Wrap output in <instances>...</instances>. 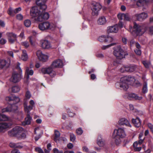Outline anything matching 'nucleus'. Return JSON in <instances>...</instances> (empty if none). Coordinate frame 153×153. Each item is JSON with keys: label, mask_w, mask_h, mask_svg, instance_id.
<instances>
[{"label": "nucleus", "mask_w": 153, "mask_h": 153, "mask_svg": "<svg viewBox=\"0 0 153 153\" xmlns=\"http://www.w3.org/2000/svg\"><path fill=\"white\" fill-rule=\"evenodd\" d=\"M54 153H63L62 151H59L56 148H55L53 149Z\"/></svg>", "instance_id": "nucleus-63"}, {"label": "nucleus", "mask_w": 153, "mask_h": 153, "mask_svg": "<svg viewBox=\"0 0 153 153\" xmlns=\"http://www.w3.org/2000/svg\"><path fill=\"white\" fill-rule=\"evenodd\" d=\"M47 0H37L36 3L41 10H45L47 8L45 3Z\"/></svg>", "instance_id": "nucleus-14"}, {"label": "nucleus", "mask_w": 153, "mask_h": 153, "mask_svg": "<svg viewBox=\"0 0 153 153\" xmlns=\"http://www.w3.org/2000/svg\"><path fill=\"white\" fill-rule=\"evenodd\" d=\"M1 124L2 131L9 128L10 126V124L6 122L1 123Z\"/></svg>", "instance_id": "nucleus-25"}, {"label": "nucleus", "mask_w": 153, "mask_h": 153, "mask_svg": "<svg viewBox=\"0 0 153 153\" xmlns=\"http://www.w3.org/2000/svg\"><path fill=\"white\" fill-rule=\"evenodd\" d=\"M107 39L108 40V42H112L114 40V39L112 37L109 36H107Z\"/></svg>", "instance_id": "nucleus-55"}, {"label": "nucleus", "mask_w": 153, "mask_h": 153, "mask_svg": "<svg viewBox=\"0 0 153 153\" xmlns=\"http://www.w3.org/2000/svg\"><path fill=\"white\" fill-rule=\"evenodd\" d=\"M16 17L17 19L21 20L23 19V16L21 14H19L16 15Z\"/></svg>", "instance_id": "nucleus-53"}, {"label": "nucleus", "mask_w": 153, "mask_h": 153, "mask_svg": "<svg viewBox=\"0 0 153 153\" xmlns=\"http://www.w3.org/2000/svg\"><path fill=\"white\" fill-rule=\"evenodd\" d=\"M17 107L14 104L10 105L7 108H3L2 110V112L3 113L9 112H15L17 109Z\"/></svg>", "instance_id": "nucleus-15"}, {"label": "nucleus", "mask_w": 153, "mask_h": 153, "mask_svg": "<svg viewBox=\"0 0 153 153\" xmlns=\"http://www.w3.org/2000/svg\"><path fill=\"white\" fill-rule=\"evenodd\" d=\"M126 136L125 131L123 128H118L114 130L113 136L117 145H118L121 142V139L124 138Z\"/></svg>", "instance_id": "nucleus-2"}, {"label": "nucleus", "mask_w": 153, "mask_h": 153, "mask_svg": "<svg viewBox=\"0 0 153 153\" xmlns=\"http://www.w3.org/2000/svg\"><path fill=\"white\" fill-rule=\"evenodd\" d=\"M82 150L85 152H89V149L86 146H84L82 148Z\"/></svg>", "instance_id": "nucleus-62"}, {"label": "nucleus", "mask_w": 153, "mask_h": 153, "mask_svg": "<svg viewBox=\"0 0 153 153\" xmlns=\"http://www.w3.org/2000/svg\"><path fill=\"white\" fill-rule=\"evenodd\" d=\"M16 143L13 142L10 143L9 144L11 148H16Z\"/></svg>", "instance_id": "nucleus-58"}, {"label": "nucleus", "mask_w": 153, "mask_h": 153, "mask_svg": "<svg viewBox=\"0 0 153 153\" xmlns=\"http://www.w3.org/2000/svg\"><path fill=\"white\" fill-rule=\"evenodd\" d=\"M130 19L129 17V15L128 13L125 14V16L124 17V20L129 21H130Z\"/></svg>", "instance_id": "nucleus-51"}, {"label": "nucleus", "mask_w": 153, "mask_h": 153, "mask_svg": "<svg viewBox=\"0 0 153 153\" xmlns=\"http://www.w3.org/2000/svg\"><path fill=\"white\" fill-rule=\"evenodd\" d=\"M97 143L100 146H103L104 145V142L103 141L101 135H99L98 136Z\"/></svg>", "instance_id": "nucleus-27"}, {"label": "nucleus", "mask_w": 153, "mask_h": 153, "mask_svg": "<svg viewBox=\"0 0 153 153\" xmlns=\"http://www.w3.org/2000/svg\"><path fill=\"white\" fill-rule=\"evenodd\" d=\"M7 101L10 102L13 101V103H16L20 101V99L18 97L13 96L11 97H6Z\"/></svg>", "instance_id": "nucleus-20"}, {"label": "nucleus", "mask_w": 153, "mask_h": 153, "mask_svg": "<svg viewBox=\"0 0 153 153\" xmlns=\"http://www.w3.org/2000/svg\"><path fill=\"white\" fill-rule=\"evenodd\" d=\"M114 54L118 59H121L125 57L126 53L121 48L120 45L114 47Z\"/></svg>", "instance_id": "nucleus-5"}, {"label": "nucleus", "mask_w": 153, "mask_h": 153, "mask_svg": "<svg viewBox=\"0 0 153 153\" xmlns=\"http://www.w3.org/2000/svg\"><path fill=\"white\" fill-rule=\"evenodd\" d=\"M149 33L150 34H153V25L149 28Z\"/></svg>", "instance_id": "nucleus-52"}, {"label": "nucleus", "mask_w": 153, "mask_h": 153, "mask_svg": "<svg viewBox=\"0 0 153 153\" xmlns=\"http://www.w3.org/2000/svg\"><path fill=\"white\" fill-rule=\"evenodd\" d=\"M33 107L31 105H27L24 109L25 112L28 114H30V111L33 109Z\"/></svg>", "instance_id": "nucleus-34"}, {"label": "nucleus", "mask_w": 153, "mask_h": 153, "mask_svg": "<svg viewBox=\"0 0 153 153\" xmlns=\"http://www.w3.org/2000/svg\"><path fill=\"white\" fill-rule=\"evenodd\" d=\"M31 94H30V91H27L26 93V94H25V99H29L30 98V97H31Z\"/></svg>", "instance_id": "nucleus-43"}, {"label": "nucleus", "mask_w": 153, "mask_h": 153, "mask_svg": "<svg viewBox=\"0 0 153 153\" xmlns=\"http://www.w3.org/2000/svg\"><path fill=\"white\" fill-rule=\"evenodd\" d=\"M20 64L19 62H17V65L16 67V68L19 70V72L20 73L22 72V70L21 68L20 67Z\"/></svg>", "instance_id": "nucleus-61"}, {"label": "nucleus", "mask_w": 153, "mask_h": 153, "mask_svg": "<svg viewBox=\"0 0 153 153\" xmlns=\"http://www.w3.org/2000/svg\"><path fill=\"white\" fill-rule=\"evenodd\" d=\"M137 68L136 66L134 65H130L126 66L123 67L120 69L121 72H123L125 70L128 72H132L134 71Z\"/></svg>", "instance_id": "nucleus-10"}, {"label": "nucleus", "mask_w": 153, "mask_h": 153, "mask_svg": "<svg viewBox=\"0 0 153 153\" xmlns=\"http://www.w3.org/2000/svg\"><path fill=\"white\" fill-rule=\"evenodd\" d=\"M134 150L136 152H139L142 149V147L139 145L136 142H134L133 144Z\"/></svg>", "instance_id": "nucleus-29"}, {"label": "nucleus", "mask_w": 153, "mask_h": 153, "mask_svg": "<svg viewBox=\"0 0 153 153\" xmlns=\"http://www.w3.org/2000/svg\"><path fill=\"white\" fill-rule=\"evenodd\" d=\"M21 44L22 45L24 46L25 48H28L29 46V42L27 41L23 42L21 43Z\"/></svg>", "instance_id": "nucleus-41"}, {"label": "nucleus", "mask_w": 153, "mask_h": 153, "mask_svg": "<svg viewBox=\"0 0 153 153\" xmlns=\"http://www.w3.org/2000/svg\"><path fill=\"white\" fill-rule=\"evenodd\" d=\"M147 83L146 82H145L144 84V85L143 87V92L144 93H147Z\"/></svg>", "instance_id": "nucleus-39"}, {"label": "nucleus", "mask_w": 153, "mask_h": 153, "mask_svg": "<svg viewBox=\"0 0 153 153\" xmlns=\"http://www.w3.org/2000/svg\"><path fill=\"white\" fill-rule=\"evenodd\" d=\"M20 74L16 72H14L10 80V81L12 82L16 83L19 82L20 80Z\"/></svg>", "instance_id": "nucleus-16"}, {"label": "nucleus", "mask_w": 153, "mask_h": 153, "mask_svg": "<svg viewBox=\"0 0 153 153\" xmlns=\"http://www.w3.org/2000/svg\"><path fill=\"white\" fill-rule=\"evenodd\" d=\"M24 24L25 27H29L31 24V21L29 19H26L24 21Z\"/></svg>", "instance_id": "nucleus-36"}, {"label": "nucleus", "mask_w": 153, "mask_h": 153, "mask_svg": "<svg viewBox=\"0 0 153 153\" xmlns=\"http://www.w3.org/2000/svg\"><path fill=\"white\" fill-rule=\"evenodd\" d=\"M42 47L45 49H49L51 46L50 42L47 40H42L41 42Z\"/></svg>", "instance_id": "nucleus-19"}, {"label": "nucleus", "mask_w": 153, "mask_h": 153, "mask_svg": "<svg viewBox=\"0 0 153 153\" xmlns=\"http://www.w3.org/2000/svg\"><path fill=\"white\" fill-rule=\"evenodd\" d=\"M67 146L69 149H71L73 148V145L72 143H70L68 144Z\"/></svg>", "instance_id": "nucleus-64"}, {"label": "nucleus", "mask_w": 153, "mask_h": 153, "mask_svg": "<svg viewBox=\"0 0 153 153\" xmlns=\"http://www.w3.org/2000/svg\"><path fill=\"white\" fill-rule=\"evenodd\" d=\"M14 10V12L15 13V14H16L18 12H19V11H20L21 10V8L20 7H18Z\"/></svg>", "instance_id": "nucleus-59"}, {"label": "nucleus", "mask_w": 153, "mask_h": 153, "mask_svg": "<svg viewBox=\"0 0 153 153\" xmlns=\"http://www.w3.org/2000/svg\"><path fill=\"white\" fill-rule=\"evenodd\" d=\"M134 30L132 34L133 35L137 36H141L144 33L145 31L143 29V26L137 24L136 23H134L133 26Z\"/></svg>", "instance_id": "nucleus-6"}, {"label": "nucleus", "mask_w": 153, "mask_h": 153, "mask_svg": "<svg viewBox=\"0 0 153 153\" xmlns=\"http://www.w3.org/2000/svg\"><path fill=\"white\" fill-rule=\"evenodd\" d=\"M24 145L22 143H16V148L21 149L22 148L24 147Z\"/></svg>", "instance_id": "nucleus-47"}, {"label": "nucleus", "mask_w": 153, "mask_h": 153, "mask_svg": "<svg viewBox=\"0 0 153 153\" xmlns=\"http://www.w3.org/2000/svg\"><path fill=\"white\" fill-rule=\"evenodd\" d=\"M35 150L39 153H44L43 150L40 148L39 147L36 148Z\"/></svg>", "instance_id": "nucleus-49"}, {"label": "nucleus", "mask_w": 153, "mask_h": 153, "mask_svg": "<svg viewBox=\"0 0 153 153\" xmlns=\"http://www.w3.org/2000/svg\"><path fill=\"white\" fill-rule=\"evenodd\" d=\"M118 123L120 125H125L129 127H131V125L130 123L125 118H123L120 119L118 121Z\"/></svg>", "instance_id": "nucleus-22"}, {"label": "nucleus", "mask_w": 153, "mask_h": 153, "mask_svg": "<svg viewBox=\"0 0 153 153\" xmlns=\"http://www.w3.org/2000/svg\"><path fill=\"white\" fill-rule=\"evenodd\" d=\"M31 120L32 118L30 116V114H27V117L25 118V121L22 123V124L24 126L29 125L30 123Z\"/></svg>", "instance_id": "nucleus-24"}, {"label": "nucleus", "mask_w": 153, "mask_h": 153, "mask_svg": "<svg viewBox=\"0 0 153 153\" xmlns=\"http://www.w3.org/2000/svg\"><path fill=\"white\" fill-rule=\"evenodd\" d=\"M147 125L149 128L150 129L152 132L153 133V125L151 123H148Z\"/></svg>", "instance_id": "nucleus-56"}, {"label": "nucleus", "mask_w": 153, "mask_h": 153, "mask_svg": "<svg viewBox=\"0 0 153 153\" xmlns=\"http://www.w3.org/2000/svg\"><path fill=\"white\" fill-rule=\"evenodd\" d=\"M145 139V137H143V139H139V140L138 141H136L135 142H136L137 144L139 145H141L143 142L144 140Z\"/></svg>", "instance_id": "nucleus-54"}, {"label": "nucleus", "mask_w": 153, "mask_h": 153, "mask_svg": "<svg viewBox=\"0 0 153 153\" xmlns=\"http://www.w3.org/2000/svg\"><path fill=\"white\" fill-rule=\"evenodd\" d=\"M7 64V61L3 59L0 60V70L2 69Z\"/></svg>", "instance_id": "nucleus-33"}, {"label": "nucleus", "mask_w": 153, "mask_h": 153, "mask_svg": "<svg viewBox=\"0 0 153 153\" xmlns=\"http://www.w3.org/2000/svg\"><path fill=\"white\" fill-rule=\"evenodd\" d=\"M98 40L100 42H107L108 40L107 39V36H102L98 38Z\"/></svg>", "instance_id": "nucleus-31"}, {"label": "nucleus", "mask_w": 153, "mask_h": 153, "mask_svg": "<svg viewBox=\"0 0 153 153\" xmlns=\"http://www.w3.org/2000/svg\"><path fill=\"white\" fill-rule=\"evenodd\" d=\"M119 28L117 25L109 27L107 28V32L109 33H117L118 31Z\"/></svg>", "instance_id": "nucleus-18"}, {"label": "nucleus", "mask_w": 153, "mask_h": 153, "mask_svg": "<svg viewBox=\"0 0 153 153\" xmlns=\"http://www.w3.org/2000/svg\"><path fill=\"white\" fill-rule=\"evenodd\" d=\"M20 90V88L17 86L13 87L12 88V91L13 92L16 93L19 92Z\"/></svg>", "instance_id": "nucleus-38"}, {"label": "nucleus", "mask_w": 153, "mask_h": 153, "mask_svg": "<svg viewBox=\"0 0 153 153\" xmlns=\"http://www.w3.org/2000/svg\"><path fill=\"white\" fill-rule=\"evenodd\" d=\"M76 132L78 135H81L83 131L82 128H79L76 129Z\"/></svg>", "instance_id": "nucleus-46"}, {"label": "nucleus", "mask_w": 153, "mask_h": 153, "mask_svg": "<svg viewBox=\"0 0 153 153\" xmlns=\"http://www.w3.org/2000/svg\"><path fill=\"white\" fill-rule=\"evenodd\" d=\"M7 53L9 56H11L12 58L13 57V51H7Z\"/></svg>", "instance_id": "nucleus-60"}, {"label": "nucleus", "mask_w": 153, "mask_h": 153, "mask_svg": "<svg viewBox=\"0 0 153 153\" xmlns=\"http://www.w3.org/2000/svg\"><path fill=\"white\" fill-rule=\"evenodd\" d=\"M1 121H6L8 120V118L6 115L1 114Z\"/></svg>", "instance_id": "nucleus-42"}, {"label": "nucleus", "mask_w": 153, "mask_h": 153, "mask_svg": "<svg viewBox=\"0 0 153 153\" xmlns=\"http://www.w3.org/2000/svg\"><path fill=\"white\" fill-rule=\"evenodd\" d=\"M101 5L99 3L93 2L92 4L91 9L92 11V14L93 16H97L98 11L102 8Z\"/></svg>", "instance_id": "nucleus-8"}, {"label": "nucleus", "mask_w": 153, "mask_h": 153, "mask_svg": "<svg viewBox=\"0 0 153 153\" xmlns=\"http://www.w3.org/2000/svg\"><path fill=\"white\" fill-rule=\"evenodd\" d=\"M125 13H120L118 14V18L121 20L124 19Z\"/></svg>", "instance_id": "nucleus-44"}, {"label": "nucleus", "mask_w": 153, "mask_h": 153, "mask_svg": "<svg viewBox=\"0 0 153 153\" xmlns=\"http://www.w3.org/2000/svg\"><path fill=\"white\" fill-rule=\"evenodd\" d=\"M115 44V43H111L110 44L107 45H104L102 47V48L103 50H105L106 49H107L109 48V47L111 46L114 45Z\"/></svg>", "instance_id": "nucleus-45"}, {"label": "nucleus", "mask_w": 153, "mask_h": 153, "mask_svg": "<svg viewBox=\"0 0 153 153\" xmlns=\"http://www.w3.org/2000/svg\"><path fill=\"white\" fill-rule=\"evenodd\" d=\"M8 135L10 136H16L18 138H22L25 137L24 133L23 128L21 127L17 126L10 131L8 132Z\"/></svg>", "instance_id": "nucleus-3"}, {"label": "nucleus", "mask_w": 153, "mask_h": 153, "mask_svg": "<svg viewBox=\"0 0 153 153\" xmlns=\"http://www.w3.org/2000/svg\"><path fill=\"white\" fill-rule=\"evenodd\" d=\"M153 0H139L137 2V5L139 6H145L147 5L150 1H152Z\"/></svg>", "instance_id": "nucleus-21"}, {"label": "nucleus", "mask_w": 153, "mask_h": 153, "mask_svg": "<svg viewBox=\"0 0 153 153\" xmlns=\"http://www.w3.org/2000/svg\"><path fill=\"white\" fill-rule=\"evenodd\" d=\"M36 55L39 60L43 62L47 61L49 58V56L47 55L42 53L40 50H38L37 51Z\"/></svg>", "instance_id": "nucleus-12"}, {"label": "nucleus", "mask_w": 153, "mask_h": 153, "mask_svg": "<svg viewBox=\"0 0 153 153\" xmlns=\"http://www.w3.org/2000/svg\"><path fill=\"white\" fill-rule=\"evenodd\" d=\"M70 140L71 141L74 142L76 139L75 135L73 134H71L70 135Z\"/></svg>", "instance_id": "nucleus-48"}, {"label": "nucleus", "mask_w": 153, "mask_h": 153, "mask_svg": "<svg viewBox=\"0 0 153 153\" xmlns=\"http://www.w3.org/2000/svg\"><path fill=\"white\" fill-rule=\"evenodd\" d=\"M128 96L130 97L134 98L136 100H141L142 98L141 97H139L134 94H130Z\"/></svg>", "instance_id": "nucleus-30"}, {"label": "nucleus", "mask_w": 153, "mask_h": 153, "mask_svg": "<svg viewBox=\"0 0 153 153\" xmlns=\"http://www.w3.org/2000/svg\"><path fill=\"white\" fill-rule=\"evenodd\" d=\"M6 40L3 38H2L0 40V43L1 45H4L6 42Z\"/></svg>", "instance_id": "nucleus-57"}, {"label": "nucleus", "mask_w": 153, "mask_h": 153, "mask_svg": "<svg viewBox=\"0 0 153 153\" xmlns=\"http://www.w3.org/2000/svg\"><path fill=\"white\" fill-rule=\"evenodd\" d=\"M7 13L9 15L12 16H14L15 14L14 12V10H13L11 7H9L7 10Z\"/></svg>", "instance_id": "nucleus-35"}, {"label": "nucleus", "mask_w": 153, "mask_h": 153, "mask_svg": "<svg viewBox=\"0 0 153 153\" xmlns=\"http://www.w3.org/2000/svg\"><path fill=\"white\" fill-rule=\"evenodd\" d=\"M26 72L28 74V78L29 77V75H32L33 73V71L32 70H29V68L28 67L26 68Z\"/></svg>", "instance_id": "nucleus-37"}, {"label": "nucleus", "mask_w": 153, "mask_h": 153, "mask_svg": "<svg viewBox=\"0 0 153 153\" xmlns=\"http://www.w3.org/2000/svg\"><path fill=\"white\" fill-rule=\"evenodd\" d=\"M51 66L48 68H43L41 69V71L43 74H49L51 77H53L56 75V73L53 71Z\"/></svg>", "instance_id": "nucleus-9"}, {"label": "nucleus", "mask_w": 153, "mask_h": 153, "mask_svg": "<svg viewBox=\"0 0 153 153\" xmlns=\"http://www.w3.org/2000/svg\"><path fill=\"white\" fill-rule=\"evenodd\" d=\"M142 63L146 68H148L150 65V63L146 61H143Z\"/></svg>", "instance_id": "nucleus-40"}, {"label": "nucleus", "mask_w": 153, "mask_h": 153, "mask_svg": "<svg viewBox=\"0 0 153 153\" xmlns=\"http://www.w3.org/2000/svg\"><path fill=\"white\" fill-rule=\"evenodd\" d=\"M106 22L105 17L104 16H101L100 17L97 21V23L99 25H103L106 23Z\"/></svg>", "instance_id": "nucleus-26"}, {"label": "nucleus", "mask_w": 153, "mask_h": 153, "mask_svg": "<svg viewBox=\"0 0 153 153\" xmlns=\"http://www.w3.org/2000/svg\"><path fill=\"white\" fill-rule=\"evenodd\" d=\"M63 66V63L62 60L60 59H57L52 62L51 65L53 68H62Z\"/></svg>", "instance_id": "nucleus-13"}, {"label": "nucleus", "mask_w": 153, "mask_h": 153, "mask_svg": "<svg viewBox=\"0 0 153 153\" xmlns=\"http://www.w3.org/2000/svg\"><path fill=\"white\" fill-rule=\"evenodd\" d=\"M6 35L8 37L9 42L11 44H13L17 41V35L13 33L8 32L7 33Z\"/></svg>", "instance_id": "nucleus-11"}, {"label": "nucleus", "mask_w": 153, "mask_h": 153, "mask_svg": "<svg viewBox=\"0 0 153 153\" xmlns=\"http://www.w3.org/2000/svg\"><path fill=\"white\" fill-rule=\"evenodd\" d=\"M56 27L54 24L48 21L40 23L38 25L39 28L42 31L53 30Z\"/></svg>", "instance_id": "nucleus-4"}, {"label": "nucleus", "mask_w": 153, "mask_h": 153, "mask_svg": "<svg viewBox=\"0 0 153 153\" xmlns=\"http://www.w3.org/2000/svg\"><path fill=\"white\" fill-rule=\"evenodd\" d=\"M54 133L55 136L54 138V140L56 142H57L59 139L60 136V133L59 131L57 130L55 131Z\"/></svg>", "instance_id": "nucleus-32"}, {"label": "nucleus", "mask_w": 153, "mask_h": 153, "mask_svg": "<svg viewBox=\"0 0 153 153\" xmlns=\"http://www.w3.org/2000/svg\"><path fill=\"white\" fill-rule=\"evenodd\" d=\"M22 54L21 56V59L24 61H26L28 58V56L26 50H23L22 51Z\"/></svg>", "instance_id": "nucleus-28"}, {"label": "nucleus", "mask_w": 153, "mask_h": 153, "mask_svg": "<svg viewBox=\"0 0 153 153\" xmlns=\"http://www.w3.org/2000/svg\"><path fill=\"white\" fill-rule=\"evenodd\" d=\"M136 19L139 21H142L146 19L148 17L147 13H142L140 14L135 15Z\"/></svg>", "instance_id": "nucleus-17"}, {"label": "nucleus", "mask_w": 153, "mask_h": 153, "mask_svg": "<svg viewBox=\"0 0 153 153\" xmlns=\"http://www.w3.org/2000/svg\"><path fill=\"white\" fill-rule=\"evenodd\" d=\"M126 79V78L125 77L121 78L120 82H117L116 84V87L119 88L120 87L122 89L126 91L128 88V86L127 83V81Z\"/></svg>", "instance_id": "nucleus-7"}, {"label": "nucleus", "mask_w": 153, "mask_h": 153, "mask_svg": "<svg viewBox=\"0 0 153 153\" xmlns=\"http://www.w3.org/2000/svg\"><path fill=\"white\" fill-rule=\"evenodd\" d=\"M132 121L134 126L136 127H139L141 125V122L138 117H137L135 119H132Z\"/></svg>", "instance_id": "nucleus-23"}, {"label": "nucleus", "mask_w": 153, "mask_h": 153, "mask_svg": "<svg viewBox=\"0 0 153 153\" xmlns=\"http://www.w3.org/2000/svg\"><path fill=\"white\" fill-rule=\"evenodd\" d=\"M39 10L36 7H33L30 10V15L33 17L35 18L36 21L41 22L48 19L49 17V15L48 13L44 11Z\"/></svg>", "instance_id": "nucleus-1"}, {"label": "nucleus", "mask_w": 153, "mask_h": 153, "mask_svg": "<svg viewBox=\"0 0 153 153\" xmlns=\"http://www.w3.org/2000/svg\"><path fill=\"white\" fill-rule=\"evenodd\" d=\"M134 51L136 54L140 56L141 53V51L140 49H136L134 50Z\"/></svg>", "instance_id": "nucleus-50"}]
</instances>
